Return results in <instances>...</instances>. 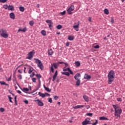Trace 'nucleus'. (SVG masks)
I'll return each instance as SVG.
<instances>
[{
  "instance_id": "19",
  "label": "nucleus",
  "mask_w": 125,
  "mask_h": 125,
  "mask_svg": "<svg viewBox=\"0 0 125 125\" xmlns=\"http://www.w3.org/2000/svg\"><path fill=\"white\" fill-rule=\"evenodd\" d=\"M85 105H76L75 106H74V109H79L80 108H83Z\"/></svg>"
},
{
  "instance_id": "51",
  "label": "nucleus",
  "mask_w": 125,
  "mask_h": 125,
  "mask_svg": "<svg viewBox=\"0 0 125 125\" xmlns=\"http://www.w3.org/2000/svg\"><path fill=\"white\" fill-rule=\"evenodd\" d=\"M97 124H98V121L96 120V122L94 123H93L92 125H97Z\"/></svg>"
},
{
  "instance_id": "22",
  "label": "nucleus",
  "mask_w": 125,
  "mask_h": 125,
  "mask_svg": "<svg viewBox=\"0 0 125 125\" xmlns=\"http://www.w3.org/2000/svg\"><path fill=\"white\" fill-rule=\"evenodd\" d=\"M39 95L42 97V98H44V97H45V94L42 93L41 92H39Z\"/></svg>"
},
{
  "instance_id": "42",
  "label": "nucleus",
  "mask_w": 125,
  "mask_h": 125,
  "mask_svg": "<svg viewBox=\"0 0 125 125\" xmlns=\"http://www.w3.org/2000/svg\"><path fill=\"white\" fill-rule=\"evenodd\" d=\"M23 90L24 91H26L27 92H28V91H29V89L28 88H23Z\"/></svg>"
},
{
  "instance_id": "6",
  "label": "nucleus",
  "mask_w": 125,
  "mask_h": 125,
  "mask_svg": "<svg viewBox=\"0 0 125 125\" xmlns=\"http://www.w3.org/2000/svg\"><path fill=\"white\" fill-rule=\"evenodd\" d=\"M35 53V50H33L32 51H31L29 52L28 54V57H26V59H29L31 60L32 58H33V56H34V54Z\"/></svg>"
},
{
  "instance_id": "47",
  "label": "nucleus",
  "mask_w": 125,
  "mask_h": 125,
  "mask_svg": "<svg viewBox=\"0 0 125 125\" xmlns=\"http://www.w3.org/2000/svg\"><path fill=\"white\" fill-rule=\"evenodd\" d=\"M86 115L89 116L90 117H92V116H93V114L92 113H87Z\"/></svg>"
},
{
  "instance_id": "54",
  "label": "nucleus",
  "mask_w": 125,
  "mask_h": 125,
  "mask_svg": "<svg viewBox=\"0 0 125 125\" xmlns=\"http://www.w3.org/2000/svg\"><path fill=\"white\" fill-rule=\"evenodd\" d=\"M117 101H119V102H121L122 101V98H119L117 99Z\"/></svg>"
},
{
  "instance_id": "24",
  "label": "nucleus",
  "mask_w": 125,
  "mask_h": 125,
  "mask_svg": "<svg viewBox=\"0 0 125 125\" xmlns=\"http://www.w3.org/2000/svg\"><path fill=\"white\" fill-rule=\"evenodd\" d=\"M68 40L69 41H73L74 40V36H69L68 37Z\"/></svg>"
},
{
  "instance_id": "13",
  "label": "nucleus",
  "mask_w": 125,
  "mask_h": 125,
  "mask_svg": "<svg viewBox=\"0 0 125 125\" xmlns=\"http://www.w3.org/2000/svg\"><path fill=\"white\" fill-rule=\"evenodd\" d=\"M84 79V80H90V79H91V76H90V75H88L87 74H85Z\"/></svg>"
},
{
  "instance_id": "34",
  "label": "nucleus",
  "mask_w": 125,
  "mask_h": 125,
  "mask_svg": "<svg viewBox=\"0 0 125 125\" xmlns=\"http://www.w3.org/2000/svg\"><path fill=\"white\" fill-rule=\"evenodd\" d=\"M8 98L9 99L10 102H11V103H13V102L12 100V98L11 97H10V96H9V95L8 96Z\"/></svg>"
},
{
  "instance_id": "29",
  "label": "nucleus",
  "mask_w": 125,
  "mask_h": 125,
  "mask_svg": "<svg viewBox=\"0 0 125 125\" xmlns=\"http://www.w3.org/2000/svg\"><path fill=\"white\" fill-rule=\"evenodd\" d=\"M19 9L20 11H21V12H24L25 8H24V7H20Z\"/></svg>"
},
{
  "instance_id": "26",
  "label": "nucleus",
  "mask_w": 125,
  "mask_h": 125,
  "mask_svg": "<svg viewBox=\"0 0 125 125\" xmlns=\"http://www.w3.org/2000/svg\"><path fill=\"white\" fill-rule=\"evenodd\" d=\"M41 33L42 35V36H46V31H45V30H42Z\"/></svg>"
},
{
  "instance_id": "39",
  "label": "nucleus",
  "mask_w": 125,
  "mask_h": 125,
  "mask_svg": "<svg viewBox=\"0 0 125 125\" xmlns=\"http://www.w3.org/2000/svg\"><path fill=\"white\" fill-rule=\"evenodd\" d=\"M61 15H65L66 14V11H63L62 12L60 13Z\"/></svg>"
},
{
  "instance_id": "61",
  "label": "nucleus",
  "mask_w": 125,
  "mask_h": 125,
  "mask_svg": "<svg viewBox=\"0 0 125 125\" xmlns=\"http://www.w3.org/2000/svg\"><path fill=\"white\" fill-rule=\"evenodd\" d=\"M17 91L19 94H21V93H22V92L20 90H17Z\"/></svg>"
},
{
  "instance_id": "64",
  "label": "nucleus",
  "mask_w": 125,
  "mask_h": 125,
  "mask_svg": "<svg viewBox=\"0 0 125 125\" xmlns=\"http://www.w3.org/2000/svg\"><path fill=\"white\" fill-rule=\"evenodd\" d=\"M45 95H47V96H50V94L48 93H45Z\"/></svg>"
},
{
  "instance_id": "25",
  "label": "nucleus",
  "mask_w": 125,
  "mask_h": 125,
  "mask_svg": "<svg viewBox=\"0 0 125 125\" xmlns=\"http://www.w3.org/2000/svg\"><path fill=\"white\" fill-rule=\"evenodd\" d=\"M75 65L77 67H80L81 66V62L79 61L75 62Z\"/></svg>"
},
{
  "instance_id": "49",
  "label": "nucleus",
  "mask_w": 125,
  "mask_h": 125,
  "mask_svg": "<svg viewBox=\"0 0 125 125\" xmlns=\"http://www.w3.org/2000/svg\"><path fill=\"white\" fill-rule=\"evenodd\" d=\"M111 22L112 24H114V19H113V18H111Z\"/></svg>"
},
{
  "instance_id": "33",
  "label": "nucleus",
  "mask_w": 125,
  "mask_h": 125,
  "mask_svg": "<svg viewBox=\"0 0 125 125\" xmlns=\"http://www.w3.org/2000/svg\"><path fill=\"white\" fill-rule=\"evenodd\" d=\"M5 111V109H4V108H3V107L0 108V112H1V113H3V112H4Z\"/></svg>"
},
{
  "instance_id": "37",
  "label": "nucleus",
  "mask_w": 125,
  "mask_h": 125,
  "mask_svg": "<svg viewBox=\"0 0 125 125\" xmlns=\"http://www.w3.org/2000/svg\"><path fill=\"white\" fill-rule=\"evenodd\" d=\"M32 72H33V69H32L31 67H30L28 71V74H32Z\"/></svg>"
},
{
  "instance_id": "18",
  "label": "nucleus",
  "mask_w": 125,
  "mask_h": 125,
  "mask_svg": "<svg viewBox=\"0 0 125 125\" xmlns=\"http://www.w3.org/2000/svg\"><path fill=\"white\" fill-rule=\"evenodd\" d=\"M27 28L25 27L22 29H20L18 30V33H19V32H23V33H25V32H26L27 31Z\"/></svg>"
},
{
  "instance_id": "38",
  "label": "nucleus",
  "mask_w": 125,
  "mask_h": 125,
  "mask_svg": "<svg viewBox=\"0 0 125 125\" xmlns=\"http://www.w3.org/2000/svg\"><path fill=\"white\" fill-rule=\"evenodd\" d=\"M17 98V96H15V104L16 106H17V100H16Z\"/></svg>"
},
{
  "instance_id": "20",
  "label": "nucleus",
  "mask_w": 125,
  "mask_h": 125,
  "mask_svg": "<svg viewBox=\"0 0 125 125\" xmlns=\"http://www.w3.org/2000/svg\"><path fill=\"white\" fill-rule=\"evenodd\" d=\"M10 17L11 19H15V15L13 13L10 14Z\"/></svg>"
},
{
  "instance_id": "59",
  "label": "nucleus",
  "mask_w": 125,
  "mask_h": 125,
  "mask_svg": "<svg viewBox=\"0 0 125 125\" xmlns=\"http://www.w3.org/2000/svg\"><path fill=\"white\" fill-rule=\"evenodd\" d=\"M69 45H70V42H67L66 44V46H69Z\"/></svg>"
},
{
  "instance_id": "48",
  "label": "nucleus",
  "mask_w": 125,
  "mask_h": 125,
  "mask_svg": "<svg viewBox=\"0 0 125 125\" xmlns=\"http://www.w3.org/2000/svg\"><path fill=\"white\" fill-rule=\"evenodd\" d=\"M18 78L19 79V80H22V75H18Z\"/></svg>"
},
{
  "instance_id": "35",
  "label": "nucleus",
  "mask_w": 125,
  "mask_h": 125,
  "mask_svg": "<svg viewBox=\"0 0 125 125\" xmlns=\"http://www.w3.org/2000/svg\"><path fill=\"white\" fill-rule=\"evenodd\" d=\"M34 21H31L29 22V24L30 25V26H34Z\"/></svg>"
},
{
  "instance_id": "23",
  "label": "nucleus",
  "mask_w": 125,
  "mask_h": 125,
  "mask_svg": "<svg viewBox=\"0 0 125 125\" xmlns=\"http://www.w3.org/2000/svg\"><path fill=\"white\" fill-rule=\"evenodd\" d=\"M76 85H77V86H80V85L81 84V80H76Z\"/></svg>"
},
{
  "instance_id": "53",
  "label": "nucleus",
  "mask_w": 125,
  "mask_h": 125,
  "mask_svg": "<svg viewBox=\"0 0 125 125\" xmlns=\"http://www.w3.org/2000/svg\"><path fill=\"white\" fill-rule=\"evenodd\" d=\"M7 81L8 82H10V81H11V76L10 77V78H9L8 79H7Z\"/></svg>"
},
{
  "instance_id": "16",
  "label": "nucleus",
  "mask_w": 125,
  "mask_h": 125,
  "mask_svg": "<svg viewBox=\"0 0 125 125\" xmlns=\"http://www.w3.org/2000/svg\"><path fill=\"white\" fill-rule=\"evenodd\" d=\"M79 27H80V24H79V23L78 24V25L73 26L74 29H75L77 31V32H78L79 31Z\"/></svg>"
},
{
  "instance_id": "27",
  "label": "nucleus",
  "mask_w": 125,
  "mask_h": 125,
  "mask_svg": "<svg viewBox=\"0 0 125 125\" xmlns=\"http://www.w3.org/2000/svg\"><path fill=\"white\" fill-rule=\"evenodd\" d=\"M44 88L48 92H51V90L49 89V88L45 87V85H44Z\"/></svg>"
},
{
  "instance_id": "63",
  "label": "nucleus",
  "mask_w": 125,
  "mask_h": 125,
  "mask_svg": "<svg viewBox=\"0 0 125 125\" xmlns=\"http://www.w3.org/2000/svg\"><path fill=\"white\" fill-rule=\"evenodd\" d=\"M19 73H20V74H22V71H21V70H18Z\"/></svg>"
},
{
  "instance_id": "52",
  "label": "nucleus",
  "mask_w": 125,
  "mask_h": 125,
  "mask_svg": "<svg viewBox=\"0 0 125 125\" xmlns=\"http://www.w3.org/2000/svg\"><path fill=\"white\" fill-rule=\"evenodd\" d=\"M35 76V73L34 72L32 73L31 75H30V78H33Z\"/></svg>"
},
{
  "instance_id": "10",
  "label": "nucleus",
  "mask_w": 125,
  "mask_h": 125,
  "mask_svg": "<svg viewBox=\"0 0 125 125\" xmlns=\"http://www.w3.org/2000/svg\"><path fill=\"white\" fill-rule=\"evenodd\" d=\"M82 125H91V123H90V121H88L87 119H85V120L82 122Z\"/></svg>"
},
{
  "instance_id": "40",
  "label": "nucleus",
  "mask_w": 125,
  "mask_h": 125,
  "mask_svg": "<svg viewBox=\"0 0 125 125\" xmlns=\"http://www.w3.org/2000/svg\"><path fill=\"white\" fill-rule=\"evenodd\" d=\"M36 77L39 79H42V75L41 74H37Z\"/></svg>"
},
{
  "instance_id": "21",
  "label": "nucleus",
  "mask_w": 125,
  "mask_h": 125,
  "mask_svg": "<svg viewBox=\"0 0 125 125\" xmlns=\"http://www.w3.org/2000/svg\"><path fill=\"white\" fill-rule=\"evenodd\" d=\"M100 121H103V120L109 121V119L104 116H103L102 117H100Z\"/></svg>"
},
{
  "instance_id": "14",
  "label": "nucleus",
  "mask_w": 125,
  "mask_h": 125,
  "mask_svg": "<svg viewBox=\"0 0 125 125\" xmlns=\"http://www.w3.org/2000/svg\"><path fill=\"white\" fill-rule=\"evenodd\" d=\"M83 98L84 100H85V101H86V102H88V101H89V99L88 98V97H87V96H86L85 95H83Z\"/></svg>"
},
{
  "instance_id": "45",
  "label": "nucleus",
  "mask_w": 125,
  "mask_h": 125,
  "mask_svg": "<svg viewBox=\"0 0 125 125\" xmlns=\"http://www.w3.org/2000/svg\"><path fill=\"white\" fill-rule=\"evenodd\" d=\"M6 1H7V0H0V2H2L3 3L6 2Z\"/></svg>"
},
{
  "instance_id": "12",
  "label": "nucleus",
  "mask_w": 125,
  "mask_h": 125,
  "mask_svg": "<svg viewBox=\"0 0 125 125\" xmlns=\"http://www.w3.org/2000/svg\"><path fill=\"white\" fill-rule=\"evenodd\" d=\"M58 75V72H57V70L56 71L54 76H53V79L52 81L54 82L55 80H56V78H57V75Z\"/></svg>"
},
{
  "instance_id": "56",
  "label": "nucleus",
  "mask_w": 125,
  "mask_h": 125,
  "mask_svg": "<svg viewBox=\"0 0 125 125\" xmlns=\"http://www.w3.org/2000/svg\"><path fill=\"white\" fill-rule=\"evenodd\" d=\"M84 107H85V108L87 109H89V108H90V106L89 105H85Z\"/></svg>"
},
{
  "instance_id": "55",
  "label": "nucleus",
  "mask_w": 125,
  "mask_h": 125,
  "mask_svg": "<svg viewBox=\"0 0 125 125\" xmlns=\"http://www.w3.org/2000/svg\"><path fill=\"white\" fill-rule=\"evenodd\" d=\"M51 71L52 72V73L54 72V69H53V67L52 66L51 67Z\"/></svg>"
},
{
  "instance_id": "58",
  "label": "nucleus",
  "mask_w": 125,
  "mask_h": 125,
  "mask_svg": "<svg viewBox=\"0 0 125 125\" xmlns=\"http://www.w3.org/2000/svg\"><path fill=\"white\" fill-rule=\"evenodd\" d=\"M24 103H25V104H28L29 102L28 101V100H25L24 101Z\"/></svg>"
},
{
  "instance_id": "7",
  "label": "nucleus",
  "mask_w": 125,
  "mask_h": 125,
  "mask_svg": "<svg viewBox=\"0 0 125 125\" xmlns=\"http://www.w3.org/2000/svg\"><path fill=\"white\" fill-rule=\"evenodd\" d=\"M46 23H47L48 24L49 28L51 30L52 29L53 26V22L51 21V20H46Z\"/></svg>"
},
{
  "instance_id": "62",
  "label": "nucleus",
  "mask_w": 125,
  "mask_h": 125,
  "mask_svg": "<svg viewBox=\"0 0 125 125\" xmlns=\"http://www.w3.org/2000/svg\"><path fill=\"white\" fill-rule=\"evenodd\" d=\"M0 72H3V69H2V68H0Z\"/></svg>"
},
{
  "instance_id": "32",
  "label": "nucleus",
  "mask_w": 125,
  "mask_h": 125,
  "mask_svg": "<svg viewBox=\"0 0 125 125\" xmlns=\"http://www.w3.org/2000/svg\"><path fill=\"white\" fill-rule=\"evenodd\" d=\"M57 29H58V30H61V29H62V25L59 24L58 26H57Z\"/></svg>"
},
{
  "instance_id": "36",
  "label": "nucleus",
  "mask_w": 125,
  "mask_h": 125,
  "mask_svg": "<svg viewBox=\"0 0 125 125\" xmlns=\"http://www.w3.org/2000/svg\"><path fill=\"white\" fill-rule=\"evenodd\" d=\"M3 8L5 9H8V6L7 4L4 5L3 6Z\"/></svg>"
},
{
  "instance_id": "30",
  "label": "nucleus",
  "mask_w": 125,
  "mask_h": 125,
  "mask_svg": "<svg viewBox=\"0 0 125 125\" xmlns=\"http://www.w3.org/2000/svg\"><path fill=\"white\" fill-rule=\"evenodd\" d=\"M104 12L105 14H106L107 15H108V14H109V10H107V9H105L104 10Z\"/></svg>"
},
{
  "instance_id": "41",
  "label": "nucleus",
  "mask_w": 125,
  "mask_h": 125,
  "mask_svg": "<svg viewBox=\"0 0 125 125\" xmlns=\"http://www.w3.org/2000/svg\"><path fill=\"white\" fill-rule=\"evenodd\" d=\"M93 48H95L96 49H98L99 48V46L98 45H97L96 46H93Z\"/></svg>"
},
{
  "instance_id": "4",
  "label": "nucleus",
  "mask_w": 125,
  "mask_h": 125,
  "mask_svg": "<svg viewBox=\"0 0 125 125\" xmlns=\"http://www.w3.org/2000/svg\"><path fill=\"white\" fill-rule=\"evenodd\" d=\"M35 60L36 63H38V66L39 68H40V69H41V70H43V65L42 64V61L38 59H36Z\"/></svg>"
},
{
  "instance_id": "60",
  "label": "nucleus",
  "mask_w": 125,
  "mask_h": 125,
  "mask_svg": "<svg viewBox=\"0 0 125 125\" xmlns=\"http://www.w3.org/2000/svg\"><path fill=\"white\" fill-rule=\"evenodd\" d=\"M88 21H89V22H92V21H91V17H89Z\"/></svg>"
},
{
  "instance_id": "44",
  "label": "nucleus",
  "mask_w": 125,
  "mask_h": 125,
  "mask_svg": "<svg viewBox=\"0 0 125 125\" xmlns=\"http://www.w3.org/2000/svg\"><path fill=\"white\" fill-rule=\"evenodd\" d=\"M59 98V96H54V99H55V100H57V99H58Z\"/></svg>"
},
{
  "instance_id": "1",
  "label": "nucleus",
  "mask_w": 125,
  "mask_h": 125,
  "mask_svg": "<svg viewBox=\"0 0 125 125\" xmlns=\"http://www.w3.org/2000/svg\"><path fill=\"white\" fill-rule=\"evenodd\" d=\"M112 106L115 110L114 116H116V119H119V120H120V118H121V114L122 112V109L118 104H113Z\"/></svg>"
},
{
  "instance_id": "57",
  "label": "nucleus",
  "mask_w": 125,
  "mask_h": 125,
  "mask_svg": "<svg viewBox=\"0 0 125 125\" xmlns=\"http://www.w3.org/2000/svg\"><path fill=\"white\" fill-rule=\"evenodd\" d=\"M69 72L70 74H71V75H73V74H74L73 71H72V70H71V69L69 70Z\"/></svg>"
},
{
  "instance_id": "17",
  "label": "nucleus",
  "mask_w": 125,
  "mask_h": 125,
  "mask_svg": "<svg viewBox=\"0 0 125 125\" xmlns=\"http://www.w3.org/2000/svg\"><path fill=\"white\" fill-rule=\"evenodd\" d=\"M8 10L13 11V10H14V6H13V5H9L8 7Z\"/></svg>"
},
{
  "instance_id": "31",
  "label": "nucleus",
  "mask_w": 125,
  "mask_h": 125,
  "mask_svg": "<svg viewBox=\"0 0 125 125\" xmlns=\"http://www.w3.org/2000/svg\"><path fill=\"white\" fill-rule=\"evenodd\" d=\"M62 75H65V76L69 77L70 76V73H69V72H62Z\"/></svg>"
},
{
  "instance_id": "46",
  "label": "nucleus",
  "mask_w": 125,
  "mask_h": 125,
  "mask_svg": "<svg viewBox=\"0 0 125 125\" xmlns=\"http://www.w3.org/2000/svg\"><path fill=\"white\" fill-rule=\"evenodd\" d=\"M48 102H50V103H52V99L51 98H50L48 99Z\"/></svg>"
},
{
  "instance_id": "28",
  "label": "nucleus",
  "mask_w": 125,
  "mask_h": 125,
  "mask_svg": "<svg viewBox=\"0 0 125 125\" xmlns=\"http://www.w3.org/2000/svg\"><path fill=\"white\" fill-rule=\"evenodd\" d=\"M0 83L1 84V85H8V84L5 83L4 81H0Z\"/></svg>"
},
{
  "instance_id": "15",
  "label": "nucleus",
  "mask_w": 125,
  "mask_h": 125,
  "mask_svg": "<svg viewBox=\"0 0 125 125\" xmlns=\"http://www.w3.org/2000/svg\"><path fill=\"white\" fill-rule=\"evenodd\" d=\"M48 55L51 56L53 55V50L52 49L48 50Z\"/></svg>"
},
{
  "instance_id": "50",
  "label": "nucleus",
  "mask_w": 125,
  "mask_h": 125,
  "mask_svg": "<svg viewBox=\"0 0 125 125\" xmlns=\"http://www.w3.org/2000/svg\"><path fill=\"white\" fill-rule=\"evenodd\" d=\"M36 81H37V79H36L35 78H32V82L33 83H36Z\"/></svg>"
},
{
  "instance_id": "2",
  "label": "nucleus",
  "mask_w": 125,
  "mask_h": 125,
  "mask_svg": "<svg viewBox=\"0 0 125 125\" xmlns=\"http://www.w3.org/2000/svg\"><path fill=\"white\" fill-rule=\"evenodd\" d=\"M107 78L108 79V84H111V83H113L114 80H115V72L113 70H111L107 75Z\"/></svg>"
},
{
  "instance_id": "5",
  "label": "nucleus",
  "mask_w": 125,
  "mask_h": 125,
  "mask_svg": "<svg viewBox=\"0 0 125 125\" xmlns=\"http://www.w3.org/2000/svg\"><path fill=\"white\" fill-rule=\"evenodd\" d=\"M60 64H65V66H68L67 63H65L64 62H58L54 63L52 64V66L53 67H54L55 69H57V68H58V66L60 65Z\"/></svg>"
},
{
  "instance_id": "11",
  "label": "nucleus",
  "mask_w": 125,
  "mask_h": 125,
  "mask_svg": "<svg viewBox=\"0 0 125 125\" xmlns=\"http://www.w3.org/2000/svg\"><path fill=\"white\" fill-rule=\"evenodd\" d=\"M80 78H81V74L79 73L76 74L74 76V79L76 80H80Z\"/></svg>"
},
{
  "instance_id": "9",
  "label": "nucleus",
  "mask_w": 125,
  "mask_h": 125,
  "mask_svg": "<svg viewBox=\"0 0 125 125\" xmlns=\"http://www.w3.org/2000/svg\"><path fill=\"white\" fill-rule=\"evenodd\" d=\"M35 102H38V104L39 106H42L44 105L43 103H42V102L41 100H40L39 99L35 100Z\"/></svg>"
},
{
  "instance_id": "43",
  "label": "nucleus",
  "mask_w": 125,
  "mask_h": 125,
  "mask_svg": "<svg viewBox=\"0 0 125 125\" xmlns=\"http://www.w3.org/2000/svg\"><path fill=\"white\" fill-rule=\"evenodd\" d=\"M70 68L68 67V68L64 69H63V71H64V72H67V71H69L70 70Z\"/></svg>"
},
{
  "instance_id": "3",
  "label": "nucleus",
  "mask_w": 125,
  "mask_h": 125,
  "mask_svg": "<svg viewBox=\"0 0 125 125\" xmlns=\"http://www.w3.org/2000/svg\"><path fill=\"white\" fill-rule=\"evenodd\" d=\"M0 35L4 39H7L8 38V34H7V31L6 29H0Z\"/></svg>"
},
{
  "instance_id": "8",
  "label": "nucleus",
  "mask_w": 125,
  "mask_h": 125,
  "mask_svg": "<svg viewBox=\"0 0 125 125\" xmlns=\"http://www.w3.org/2000/svg\"><path fill=\"white\" fill-rule=\"evenodd\" d=\"M74 9L75 7L74 5L70 6V7L67 9L68 14H72V11H74Z\"/></svg>"
}]
</instances>
